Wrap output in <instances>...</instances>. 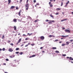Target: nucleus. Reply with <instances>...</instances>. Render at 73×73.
<instances>
[{"label":"nucleus","instance_id":"nucleus-50","mask_svg":"<svg viewBox=\"0 0 73 73\" xmlns=\"http://www.w3.org/2000/svg\"><path fill=\"white\" fill-rule=\"evenodd\" d=\"M68 20V19H64V21H65V20Z\"/></svg>","mask_w":73,"mask_h":73},{"label":"nucleus","instance_id":"nucleus-60","mask_svg":"<svg viewBox=\"0 0 73 73\" xmlns=\"http://www.w3.org/2000/svg\"><path fill=\"white\" fill-rule=\"evenodd\" d=\"M1 50H2V49L0 48V51H1Z\"/></svg>","mask_w":73,"mask_h":73},{"label":"nucleus","instance_id":"nucleus-39","mask_svg":"<svg viewBox=\"0 0 73 73\" xmlns=\"http://www.w3.org/2000/svg\"><path fill=\"white\" fill-rule=\"evenodd\" d=\"M22 1H23V0H20V3H21V2H22Z\"/></svg>","mask_w":73,"mask_h":73},{"label":"nucleus","instance_id":"nucleus-25","mask_svg":"<svg viewBox=\"0 0 73 73\" xmlns=\"http://www.w3.org/2000/svg\"><path fill=\"white\" fill-rule=\"evenodd\" d=\"M15 50H19V48H16Z\"/></svg>","mask_w":73,"mask_h":73},{"label":"nucleus","instance_id":"nucleus-57","mask_svg":"<svg viewBox=\"0 0 73 73\" xmlns=\"http://www.w3.org/2000/svg\"><path fill=\"white\" fill-rule=\"evenodd\" d=\"M67 5L66 4V5L64 6V7H67Z\"/></svg>","mask_w":73,"mask_h":73},{"label":"nucleus","instance_id":"nucleus-26","mask_svg":"<svg viewBox=\"0 0 73 73\" xmlns=\"http://www.w3.org/2000/svg\"><path fill=\"white\" fill-rule=\"evenodd\" d=\"M63 5V2H62L61 3V6H62Z\"/></svg>","mask_w":73,"mask_h":73},{"label":"nucleus","instance_id":"nucleus-62","mask_svg":"<svg viewBox=\"0 0 73 73\" xmlns=\"http://www.w3.org/2000/svg\"><path fill=\"white\" fill-rule=\"evenodd\" d=\"M65 29V28L64 27H63V28H62V29Z\"/></svg>","mask_w":73,"mask_h":73},{"label":"nucleus","instance_id":"nucleus-56","mask_svg":"<svg viewBox=\"0 0 73 73\" xmlns=\"http://www.w3.org/2000/svg\"><path fill=\"white\" fill-rule=\"evenodd\" d=\"M59 43H60V44H61V43H62V41L59 42Z\"/></svg>","mask_w":73,"mask_h":73},{"label":"nucleus","instance_id":"nucleus-15","mask_svg":"<svg viewBox=\"0 0 73 73\" xmlns=\"http://www.w3.org/2000/svg\"><path fill=\"white\" fill-rule=\"evenodd\" d=\"M40 21L38 19H36V20H35L34 21V22L36 23V22H37V21Z\"/></svg>","mask_w":73,"mask_h":73},{"label":"nucleus","instance_id":"nucleus-63","mask_svg":"<svg viewBox=\"0 0 73 73\" xmlns=\"http://www.w3.org/2000/svg\"><path fill=\"white\" fill-rule=\"evenodd\" d=\"M19 21H21V20H20V19H18Z\"/></svg>","mask_w":73,"mask_h":73},{"label":"nucleus","instance_id":"nucleus-23","mask_svg":"<svg viewBox=\"0 0 73 73\" xmlns=\"http://www.w3.org/2000/svg\"><path fill=\"white\" fill-rule=\"evenodd\" d=\"M49 22H48V24H52V22L51 21H49Z\"/></svg>","mask_w":73,"mask_h":73},{"label":"nucleus","instance_id":"nucleus-14","mask_svg":"<svg viewBox=\"0 0 73 73\" xmlns=\"http://www.w3.org/2000/svg\"><path fill=\"white\" fill-rule=\"evenodd\" d=\"M33 34V33H31V34H29V33H27V35H29V36H31V35H32Z\"/></svg>","mask_w":73,"mask_h":73},{"label":"nucleus","instance_id":"nucleus-22","mask_svg":"<svg viewBox=\"0 0 73 73\" xmlns=\"http://www.w3.org/2000/svg\"><path fill=\"white\" fill-rule=\"evenodd\" d=\"M50 16L51 17H52V18H53L54 17L52 14L50 15Z\"/></svg>","mask_w":73,"mask_h":73},{"label":"nucleus","instance_id":"nucleus-36","mask_svg":"<svg viewBox=\"0 0 73 73\" xmlns=\"http://www.w3.org/2000/svg\"><path fill=\"white\" fill-rule=\"evenodd\" d=\"M6 60L7 61H9V59H8V58H7L6 59Z\"/></svg>","mask_w":73,"mask_h":73},{"label":"nucleus","instance_id":"nucleus-21","mask_svg":"<svg viewBox=\"0 0 73 73\" xmlns=\"http://www.w3.org/2000/svg\"><path fill=\"white\" fill-rule=\"evenodd\" d=\"M5 37V36H4V35H3L2 36V39H4Z\"/></svg>","mask_w":73,"mask_h":73},{"label":"nucleus","instance_id":"nucleus-42","mask_svg":"<svg viewBox=\"0 0 73 73\" xmlns=\"http://www.w3.org/2000/svg\"><path fill=\"white\" fill-rule=\"evenodd\" d=\"M42 48H44V47H41L40 48V49H42Z\"/></svg>","mask_w":73,"mask_h":73},{"label":"nucleus","instance_id":"nucleus-5","mask_svg":"<svg viewBox=\"0 0 73 73\" xmlns=\"http://www.w3.org/2000/svg\"><path fill=\"white\" fill-rule=\"evenodd\" d=\"M21 11V10H20V11H19V13H18V15L19 16H21V11Z\"/></svg>","mask_w":73,"mask_h":73},{"label":"nucleus","instance_id":"nucleus-43","mask_svg":"<svg viewBox=\"0 0 73 73\" xmlns=\"http://www.w3.org/2000/svg\"><path fill=\"white\" fill-rule=\"evenodd\" d=\"M31 45L32 46H34V45H35V44H31Z\"/></svg>","mask_w":73,"mask_h":73},{"label":"nucleus","instance_id":"nucleus-61","mask_svg":"<svg viewBox=\"0 0 73 73\" xmlns=\"http://www.w3.org/2000/svg\"><path fill=\"white\" fill-rule=\"evenodd\" d=\"M69 58V57L68 56L66 57L67 58Z\"/></svg>","mask_w":73,"mask_h":73},{"label":"nucleus","instance_id":"nucleus-53","mask_svg":"<svg viewBox=\"0 0 73 73\" xmlns=\"http://www.w3.org/2000/svg\"><path fill=\"white\" fill-rule=\"evenodd\" d=\"M19 9V8L18 7H16V9L17 10V9Z\"/></svg>","mask_w":73,"mask_h":73},{"label":"nucleus","instance_id":"nucleus-6","mask_svg":"<svg viewBox=\"0 0 73 73\" xmlns=\"http://www.w3.org/2000/svg\"><path fill=\"white\" fill-rule=\"evenodd\" d=\"M40 38L41 40H43L44 39V36H41L40 37Z\"/></svg>","mask_w":73,"mask_h":73},{"label":"nucleus","instance_id":"nucleus-29","mask_svg":"<svg viewBox=\"0 0 73 73\" xmlns=\"http://www.w3.org/2000/svg\"><path fill=\"white\" fill-rule=\"evenodd\" d=\"M2 50H3V51H5V48H3L2 49Z\"/></svg>","mask_w":73,"mask_h":73},{"label":"nucleus","instance_id":"nucleus-41","mask_svg":"<svg viewBox=\"0 0 73 73\" xmlns=\"http://www.w3.org/2000/svg\"><path fill=\"white\" fill-rule=\"evenodd\" d=\"M55 15H58V13H55Z\"/></svg>","mask_w":73,"mask_h":73},{"label":"nucleus","instance_id":"nucleus-11","mask_svg":"<svg viewBox=\"0 0 73 73\" xmlns=\"http://www.w3.org/2000/svg\"><path fill=\"white\" fill-rule=\"evenodd\" d=\"M8 4H9L11 3V0H8Z\"/></svg>","mask_w":73,"mask_h":73},{"label":"nucleus","instance_id":"nucleus-35","mask_svg":"<svg viewBox=\"0 0 73 73\" xmlns=\"http://www.w3.org/2000/svg\"><path fill=\"white\" fill-rule=\"evenodd\" d=\"M58 41V39H56L55 40V41L56 42H57V41Z\"/></svg>","mask_w":73,"mask_h":73},{"label":"nucleus","instance_id":"nucleus-58","mask_svg":"<svg viewBox=\"0 0 73 73\" xmlns=\"http://www.w3.org/2000/svg\"><path fill=\"white\" fill-rule=\"evenodd\" d=\"M42 53H45V51H42Z\"/></svg>","mask_w":73,"mask_h":73},{"label":"nucleus","instance_id":"nucleus-49","mask_svg":"<svg viewBox=\"0 0 73 73\" xmlns=\"http://www.w3.org/2000/svg\"><path fill=\"white\" fill-rule=\"evenodd\" d=\"M64 21V19H62V20H61V22H62V21Z\"/></svg>","mask_w":73,"mask_h":73},{"label":"nucleus","instance_id":"nucleus-12","mask_svg":"<svg viewBox=\"0 0 73 73\" xmlns=\"http://www.w3.org/2000/svg\"><path fill=\"white\" fill-rule=\"evenodd\" d=\"M69 60H71V61H73V58H72V57H70L69 58Z\"/></svg>","mask_w":73,"mask_h":73},{"label":"nucleus","instance_id":"nucleus-8","mask_svg":"<svg viewBox=\"0 0 73 73\" xmlns=\"http://www.w3.org/2000/svg\"><path fill=\"white\" fill-rule=\"evenodd\" d=\"M9 57L10 58H13V57H15V55H13L11 56H9Z\"/></svg>","mask_w":73,"mask_h":73},{"label":"nucleus","instance_id":"nucleus-32","mask_svg":"<svg viewBox=\"0 0 73 73\" xmlns=\"http://www.w3.org/2000/svg\"><path fill=\"white\" fill-rule=\"evenodd\" d=\"M61 36L62 37H66V36H64V35H62V36Z\"/></svg>","mask_w":73,"mask_h":73},{"label":"nucleus","instance_id":"nucleus-55","mask_svg":"<svg viewBox=\"0 0 73 73\" xmlns=\"http://www.w3.org/2000/svg\"><path fill=\"white\" fill-rule=\"evenodd\" d=\"M52 37H55V36L54 35H52Z\"/></svg>","mask_w":73,"mask_h":73},{"label":"nucleus","instance_id":"nucleus-47","mask_svg":"<svg viewBox=\"0 0 73 73\" xmlns=\"http://www.w3.org/2000/svg\"><path fill=\"white\" fill-rule=\"evenodd\" d=\"M36 5H39V3H37L36 4Z\"/></svg>","mask_w":73,"mask_h":73},{"label":"nucleus","instance_id":"nucleus-40","mask_svg":"<svg viewBox=\"0 0 73 73\" xmlns=\"http://www.w3.org/2000/svg\"><path fill=\"white\" fill-rule=\"evenodd\" d=\"M45 21L46 22H48V21H49V20H48V19H46Z\"/></svg>","mask_w":73,"mask_h":73},{"label":"nucleus","instance_id":"nucleus-52","mask_svg":"<svg viewBox=\"0 0 73 73\" xmlns=\"http://www.w3.org/2000/svg\"><path fill=\"white\" fill-rule=\"evenodd\" d=\"M36 0H34V3H36Z\"/></svg>","mask_w":73,"mask_h":73},{"label":"nucleus","instance_id":"nucleus-3","mask_svg":"<svg viewBox=\"0 0 73 73\" xmlns=\"http://www.w3.org/2000/svg\"><path fill=\"white\" fill-rule=\"evenodd\" d=\"M9 51V52H13V49H12V48H9V50H8Z\"/></svg>","mask_w":73,"mask_h":73},{"label":"nucleus","instance_id":"nucleus-1","mask_svg":"<svg viewBox=\"0 0 73 73\" xmlns=\"http://www.w3.org/2000/svg\"><path fill=\"white\" fill-rule=\"evenodd\" d=\"M29 6V4L28 3L26 4L25 7L26 8V10H27V11H28V10Z\"/></svg>","mask_w":73,"mask_h":73},{"label":"nucleus","instance_id":"nucleus-38","mask_svg":"<svg viewBox=\"0 0 73 73\" xmlns=\"http://www.w3.org/2000/svg\"><path fill=\"white\" fill-rule=\"evenodd\" d=\"M49 37H52V35H50L49 36Z\"/></svg>","mask_w":73,"mask_h":73},{"label":"nucleus","instance_id":"nucleus-9","mask_svg":"<svg viewBox=\"0 0 73 73\" xmlns=\"http://www.w3.org/2000/svg\"><path fill=\"white\" fill-rule=\"evenodd\" d=\"M13 22H15V23H16L17 22V19H14L13 20Z\"/></svg>","mask_w":73,"mask_h":73},{"label":"nucleus","instance_id":"nucleus-7","mask_svg":"<svg viewBox=\"0 0 73 73\" xmlns=\"http://www.w3.org/2000/svg\"><path fill=\"white\" fill-rule=\"evenodd\" d=\"M21 41V38H20L18 40V43H17V44H19V43L20 42V41Z\"/></svg>","mask_w":73,"mask_h":73},{"label":"nucleus","instance_id":"nucleus-34","mask_svg":"<svg viewBox=\"0 0 73 73\" xmlns=\"http://www.w3.org/2000/svg\"><path fill=\"white\" fill-rule=\"evenodd\" d=\"M15 53H16V54H19V52H15Z\"/></svg>","mask_w":73,"mask_h":73},{"label":"nucleus","instance_id":"nucleus-4","mask_svg":"<svg viewBox=\"0 0 73 73\" xmlns=\"http://www.w3.org/2000/svg\"><path fill=\"white\" fill-rule=\"evenodd\" d=\"M49 4L50 7H53V5L52 4H51V2H49Z\"/></svg>","mask_w":73,"mask_h":73},{"label":"nucleus","instance_id":"nucleus-45","mask_svg":"<svg viewBox=\"0 0 73 73\" xmlns=\"http://www.w3.org/2000/svg\"><path fill=\"white\" fill-rule=\"evenodd\" d=\"M27 35H25V34H23V36H26Z\"/></svg>","mask_w":73,"mask_h":73},{"label":"nucleus","instance_id":"nucleus-37","mask_svg":"<svg viewBox=\"0 0 73 73\" xmlns=\"http://www.w3.org/2000/svg\"><path fill=\"white\" fill-rule=\"evenodd\" d=\"M51 21V23H54V20Z\"/></svg>","mask_w":73,"mask_h":73},{"label":"nucleus","instance_id":"nucleus-54","mask_svg":"<svg viewBox=\"0 0 73 73\" xmlns=\"http://www.w3.org/2000/svg\"><path fill=\"white\" fill-rule=\"evenodd\" d=\"M24 45V44H22V45H21V46H23Z\"/></svg>","mask_w":73,"mask_h":73},{"label":"nucleus","instance_id":"nucleus-33","mask_svg":"<svg viewBox=\"0 0 73 73\" xmlns=\"http://www.w3.org/2000/svg\"><path fill=\"white\" fill-rule=\"evenodd\" d=\"M62 56H66V54H64L62 55Z\"/></svg>","mask_w":73,"mask_h":73},{"label":"nucleus","instance_id":"nucleus-59","mask_svg":"<svg viewBox=\"0 0 73 73\" xmlns=\"http://www.w3.org/2000/svg\"><path fill=\"white\" fill-rule=\"evenodd\" d=\"M27 45H30V43H29Z\"/></svg>","mask_w":73,"mask_h":73},{"label":"nucleus","instance_id":"nucleus-64","mask_svg":"<svg viewBox=\"0 0 73 73\" xmlns=\"http://www.w3.org/2000/svg\"><path fill=\"white\" fill-rule=\"evenodd\" d=\"M4 73H8V72H5Z\"/></svg>","mask_w":73,"mask_h":73},{"label":"nucleus","instance_id":"nucleus-51","mask_svg":"<svg viewBox=\"0 0 73 73\" xmlns=\"http://www.w3.org/2000/svg\"><path fill=\"white\" fill-rule=\"evenodd\" d=\"M11 41H10V40H8L7 42H8V43H9V42H10Z\"/></svg>","mask_w":73,"mask_h":73},{"label":"nucleus","instance_id":"nucleus-31","mask_svg":"<svg viewBox=\"0 0 73 73\" xmlns=\"http://www.w3.org/2000/svg\"><path fill=\"white\" fill-rule=\"evenodd\" d=\"M35 56H36V55H32V57H35Z\"/></svg>","mask_w":73,"mask_h":73},{"label":"nucleus","instance_id":"nucleus-27","mask_svg":"<svg viewBox=\"0 0 73 73\" xmlns=\"http://www.w3.org/2000/svg\"><path fill=\"white\" fill-rule=\"evenodd\" d=\"M66 45V44H62V46H65Z\"/></svg>","mask_w":73,"mask_h":73},{"label":"nucleus","instance_id":"nucleus-44","mask_svg":"<svg viewBox=\"0 0 73 73\" xmlns=\"http://www.w3.org/2000/svg\"><path fill=\"white\" fill-rule=\"evenodd\" d=\"M10 45H12V46H13V43H11L10 44Z\"/></svg>","mask_w":73,"mask_h":73},{"label":"nucleus","instance_id":"nucleus-30","mask_svg":"<svg viewBox=\"0 0 73 73\" xmlns=\"http://www.w3.org/2000/svg\"><path fill=\"white\" fill-rule=\"evenodd\" d=\"M28 1H29V0H27L26 4H28Z\"/></svg>","mask_w":73,"mask_h":73},{"label":"nucleus","instance_id":"nucleus-2","mask_svg":"<svg viewBox=\"0 0 73 73\" xmlns=\"http://www.w3.org/2000/svg\"><path fill=\"white\" fill-rule=\"evenodd\" d=\"M65 31L66 32H67V33H70V31H69V30L68 29H65Z\"/></svg>","mask_w":73,"mask_h":73},{"label":"nucleus","instance_id":"nucleus-19","mask_svg":"<svg viewBox=\"0 0 73 73\" xmlns=\"http://www.w3.org/2000/svg\"><path fill=\"white\" fill-rule=\"evenodd\" d=\"M30 38H25V40H30Z\"/></svg>","mask_w":73,"mask_h":73},{"label":"nucleus","instance_id":"nucleus-18","mask_svg":"<svg viewBox=\"0 0 73 73\" xmlns=\"http://www.w3.org/2000/svg\"><path fill=\"white\" fill-rule=\"evenodd\" d=\"M55 53H60V52H59V51L58 50H56L55 51Z\"/></svg>","mask_w":73,"mask_h":73},{"label":"nucleus","instance_id":"nucleus-16","mask_svg":"<svg viewBox=\"0 0 73 73\" xmlns=\"http://www.w3.org/2000/svg\"><path fill=\"white\" fill-rule=\"evenodd\" d=\"M14 30H15V31H16V29H16V27L15 26H14Z\"/></svg>","mask_w":73,"mask_h":73},{"label":"nucleus","instance_id":"nucleus-13","mask_svg":"<svg viewBox=\"0 0 73 73\" xmlns=\"http://www.w3.org/2000/svg\"><path fill=\"white\" fill-rule=\"evenodd\" d=\"M60 10H61V9L60 8H58L56 9V11H60Z\"/></svg>","mask_w":73,"mask_h":73},{"label":"nucleus","instance_id":"nucleus-10","mask_svg":"<svg viewBox=\"0 0 73 73\" xmlns=\"http://www.w3.org/2000/svg\"><path fill=\"white\" fill-rule=\"evenodd\" d=\"M15 8V6H11L10 7V9H13L14 8Z\"/></svg>","mask_w":73,"mask_h":73},{"label":"nucleus","instance_id":"nucleus-24","mask_svg":"<svg viewBox=\"0 0 73 73\" xmlns=\"http://www.w3.org/2000/svg\"><path fill=\"white\" fill-rule=\"evenodd\" d=\"M69 1H68V2L66 3V5H68V4H69Z\"/></svg>","mask_w":73,"mask_h":73},{"label":"nucleus","instance_id":"nucleus-46","mask_svg":"<svg viewBox=\"0 0 73 73\" xmlns=\"http://www.w3.org/2000/svg\"><path fill=\"white\" fill-rule=\"evenodd\" d=\"M73 41V39L71 40H70V42H72Z\"/></svg>","mask_w":73,"mask_h":73},{"label":"nucleus","instance_id":"nucleus-17","mask_svg":"<svg viewBox=\"0 0 73 73\" xmlns=\"http://www.w3.org/2000/svg\"><path fill=\"white\" fill-rule=\"evenodd\" d=\"M66 45H69V42H66Z\"/></svg>","mask_w":73,"mask_h":73},{"label":"nucleus","instance_id":"nucleus-28","mask_svg":"<svg viewBox=\"0 0 73 73\" xmlns=\"http://www.w3.org/2000/svg\"><path fill=\"white\" fill-rule=\"evenodd\" d=\"M23 52H21L20 53H19V54H20V55H22V54H23Z\"/></svg>","mask_w":73,"mask_h":73},{"label":"nucleus","instance_id":"nucleus-20","mask_svg":"<svg viewBox=\"0 0 73 73\" xmlns=\"http://www.w3.org/2000/svg\"><path fill=\"white\" fill-rule=\"evenodd\" d=\"M52 49H57V48L55 47H52Z\"/></svg>","mask_w":73,"mask_h":73},{"label":"nucleus","instance_id":"nucleus-48","mask_svg":"<svg viewBox=\"0 0 73 73\" xmlns=\"http://www.w3.org/2000/svg\"><path fill=\"white\" fill-rule=\"evenodd\" d=\"M28 46V45L27 44L25 46V47H27V46Z\"/></svg>","mask_w":73,"mask_h":73}]
</instances>
